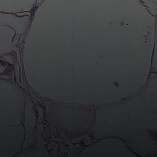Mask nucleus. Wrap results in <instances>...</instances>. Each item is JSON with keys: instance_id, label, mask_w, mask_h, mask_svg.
I'll use <instances>...</instances> for the list:
<instances>
[{"instance_id": "obj_1", "label": "nucleus", "mask_w": 157, "mask_h": 157, "mask_svg": "<svg viewBox=\"0 0 157 157\" xmlns=\"http://www.w3.org/2000/svg\"><path fill=\"white\" fill-rule=\"evenodd\" d=\"M152 47L148 48V49H150V51L148 52V56L147 57V60L148 63H150L151 56V51L152 50Z\"/></svg>"}, {"instance_id": "obj_5", "label": "nucleus", "mask_w": 157, "mask_h": 157, "mask_svg": "<svg viewBox=\"0 0 157 157\" xmlns=\"http://www.w3.org/2000/svg\"><path fill=\"white\" fill-rule=\"evenodd\" d=\"M28 14H31V17H34V13H33V12H28Z\"/></svg>"}, {"instance_id": "obj_7", "label": "nucleus", "mask_w": 157, "mask_h": 157, "mask_svg": "<svg viewBox=\"0 0 157 157\" xmlns=\"http://www.w3.org/2000/svg\"><path fill=\"white\" fill-rule=\"evenodd\" d=\"M22 31H23V32H25V30H24L23 29H22Z\"/></svg>"}, {"instance_id": "obj_4", "label": "nucleus", "mask_w": 157, "mask_h": 157, "mask_svg": "<svg viewBox=\"0 0 157 157\" xmlns=\"http://www.w3.org/2000/svg\"><path fill=\"white\" fill-rule=\"evenodd\" d=\"M22 9L21 8H20L19 10H17V9H15V10H10V11H12V12H15V11H22Z\"/></svg>"}, {"instance_id": "obj_2", "label": "nucleus", "mask_w": 157, "mask_h": 157, "mask_svg": "<svg viewBox=\"0 0 157 157\" xmlns=\"http://www.w3.org/2000/svg\"><path fill=\"white\" fill-rule=\"evenodd\" d=\"M37 8L38 6H34L32 8V9H31V10H30V11H28V12L29 13H35Z\"/></svg>"}, {"instance_id": "obj_9", "label": "nucleus", "mask_w": 157, "mask_h": 157, "mask_svg": "<svg viewBox=\"0 0 157 157\" xmlns=\"http://www.w3.org/2000/svg\"><path fill=\"white\" fill-rule=\"evenodd\" d=\"M23 128H24V129H25V128H24V127H23Z\"/></svg>"}, {"instance_id": "obj_10", "label": "nucleus", "mask_w": 157, "mask_h": 157, "mask_svg": "<svg viewBox=\"0 0 157 157\" xmlns=\"http://www.w3.org/2000/svg\"><path fill=\"white\" fill-rule=\"evenodd\" d=\"M1 62V60H0V62Z\"/></svg>"}, {"instance_id": "obj_3", "label": "nucleus", "mask_w": 157, "mask_h": 157, "mask_svg": "<svg viewBox=\"0 0 157 157\" xmlns=\"http://www.w3.org/2000/svg\"><path fill=\"white\" fill-rule=\"evenodd\" d=\"M8 68L9 69L11 70L13 68V66L12 64L9 63L8 64Z\"/></svg>"}, {"instance_id": "obj_8", "label": "nucleus", "mask_w": 157, "mask_h": 157, "mask_svg": "<svg viewBox=\"0 0 157 157\" xmlns=\"http://www.w3.org/2000/svg\"><path fill=\"white\" fill-rule=\"evenodd\" d=\"M9 27V28H10V29H12V30H13V29L12 28H11V27Z\"/></svg>"}, {"instance_id": "obj_6", "label": "nucleus", "mask_w": 157, "mask_h": 157, "mask_svg": "<svg viewBox=\"0 0 157 157\" xmlns=\"http://www.w3.org/2000/svg\"><path fill=\"white\" fill-rule=\"evenodd\" d=\"M121 25H124V23L123 22H121Z\"/></svg>"}, {"instance_id": "obj_11", "label": "nucleus", "mask_w": 157, "mask_h": 157, "mask_svg": "<svg viewBox=\"0 0 157 157\" xmlns=\"http://www.w3.org/2000/svg\"><path fill=\"white\" fill-rule=\"evenodd\" d=\"M8 56H10V55H8Z\"/></svg>"}]
</instances>
